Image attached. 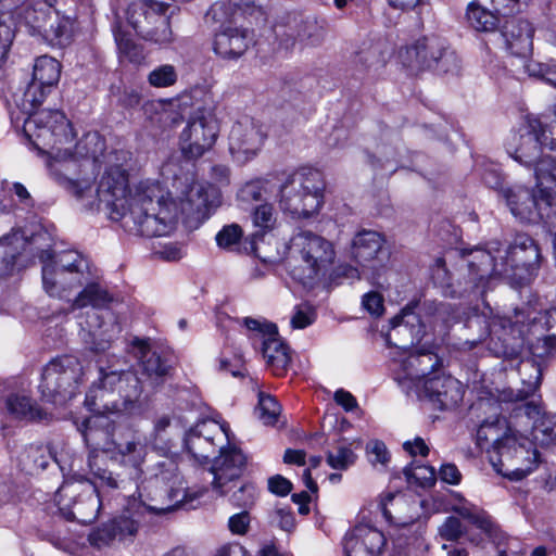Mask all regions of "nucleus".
<instances>
[{
  "label": "nucleus",
  "instance_id": "nucleus-26",
  "mask_svg": "<svg viewBox=\"0 0 556 556\" xmlns=\"http://www.w3.org/2000/svg\"><path fill=\"white\" fill-rule=\"evenodd\" d=\"M220 28L215 34L213 50L223 60H238L254 45V31L233 22L219 23Z\"/></svg>",
  "mask_w": 556,
  "mask_h": 556
},
{
  "label": "nucleus",
  "instance_id": "nucleus-32",
  "mask_svg": "<svg viewBox=\"0 0 556 556\" xmlns=\"http://www.w3.org/2000/svg\"><path fill=\"white\" fill-rule=\"evenodd\" d=\"M101 462L102 459L100 458L99 453L91 448L87 464L90 472L97 481L94 483H90L97 488V493L102 495L103 502L105 501V495L111 492H115L116 496L122 497L124 502L126 496H136L135 494H126L131 481L122 479L119 475H115L111 470L102 467Z\"/></svg>",
  "mask_w": 556,
  "mask_h": 556
},
{
  "label": "nucleus",
  "instance_id": "nucleus-3",
  "mask_svg": "<svg viewBox=\"0 0 556 556\" xmlns=\"http://www.w3.org/2000/svg\"><path fill=\"white\" fill-rule=\"evenodd\" d=\"M109 420L102 416L86 418L78 427L85 443L97 451L110 454L112 460L118 462L123 466L129 467L130 480L136 479L135 488L142 486L147 482V471L155 468L160 478V488H175L178 479L176 466L168 459L160 460L153 465L142 468L147 454L146 445L142 444L134 433H128L124 441L110 440V432L101 428H108Z\"/></svg>",
  "mask_w": 556,
  "mask_h": 556
},
{
  "label": "nucleus",
  "instance_id": "nucleus-37",
  "mask_svg": "<svg viewBox=\"0 0 556 556\" xmlns=\"http://www.w3.org/2000/svg\"><path fill=\"white\" fill-rule=\"evenodd\" d=\"M452 510L476 526L489 538L494 539L497 529L484 510L463 497L453 504Z\"/></svg>",
  "mask_w": 556,
  "mask_h": 556
},
{
  "label": "nucleus",
  "instance_id": "nucleus-23",
  "mask_svg": "<svg viewBox=\"0 0 556 556\" xmlns=\"http://www.w3.org/2000/svg\"><path fill=\"white\" fill-rule=\"evenodd\" d=\"M139 367L144 377V387L155 389L162 384L170 370V354L150 339L135 338L132 341Z\"/></svg>",
  "mask_w": 556,
  "mask_h": 556
},
{
  "label": "nucleus",
  "instance_id": "nucleus-34",
  "mask_svg": "<svg viewBox=\"0 0 556 556\" xmlns=\"http://www.w3.org/2000/svg\"><path fill=\"white\" fill-rule=\"evenodd\" d=\"M84 276L55 269L51 264L42 265V286L45 291L52 298L70 301L72 290L83 285Z\"/></svg>",
  "mask_w": 556,
  "mask_h": 556
},
{
  "label": "nucleus",
  "instance_id": "nucleus-22",
  "mask_svg": "<svg viewBox=\"0 0 556 556\" xmlns=\"http://www.w3.org/2000/svg\"><path fill=\"white\" fill-rule=\"evenodd\" d=\"M264 126L252 117L237 121L229 132V152L239 164H245L255 157L266 139Z\"/></svg>",
  "mask_w": 556,
  "mask_h": 556
},
{
  "label": "nucleus",
  "instance_id": "nucleus-57",
  "mask_svg": "<svg viewBox=\"0 0 556 556\" xmlns=\"http://www.w3.org/2000/svg\"><path fill=\"white\" fill-rule=\"evenodd\" d=\"M535 181L541 187H551L549 184L556 186V159L552 155H546L541 161V166L536 167Z\"/></svg>",
  "mask_w": 556,
  "mask_h": 556
},
{
  "label": "nucleus",
  "instance_id": "nucleus-19",
  "mask_svg": "<svg viewBox=\"0 0 556 556\" xmlns=\"http://www.w3.org/2000/svg\"><path fill=\"white\" fill-rule=\"evenodd\" d=\"M219 124L211 109L199 108L190 116L180 135V149L190 160L201 157L215 144Z\"/></svg>",
  "mask_w": 556,
  "mask_h": 556
},
{
  "label": "nucleus",
  "instance_id": "nucleus-52",
  "mask_svg": "<svg viewBox=\"0 0 556 556\" xmlns=\"http://www.w3.org/2000/svg\"><path fill=\"white\" fill-rule=\"evenodd\" d=\"M52 87L30 81L23 94V108L30 112L39 106L51 92Z\"/></svg>",
  "mask_w": 556,
  "mask_h": 556
},
{
  "label": "nucleus",
  "instance_id": "nucleus-41",
  "mask_svg": "<svg viewBox=\"0 0 556 556\" xmlns=\"http://www.w3.org/2000/svg\"><path fill=\"white\" fill-rule=\"evenodd\" d=\"M89 318L94 321L87 320V329L81 327L80 337L86 345L92 352H103L111 346L113 337L106 334L105 330H102L101 324H98L99 316L97 313H92Z\"/></svg>",
  "mask_w": 556,
  "mask_h": 556
},
{
  "label": "nucleus",
  "instance_id": "nucleus-12",
  "mask_svg": "<svg viewBox=\"0 0 556 556\" xmlns=\"http://www.w3.org/2000/svg\"><path fill=\"white\" fill-rule=\"evenodd\" d=\"M23 134L40 154H47L75 139L71 122L60 110L29 112L23 124Z\"/></svg>",
  "mask_w": 556,
  "mask_h": 556
},
{
  "label": "nucleus",
  "instance_id": "nucleus-39",
  "mask_svg": "<svg viewBox=\"0 0 556 556\" xmlns=\"http://www.w3.org/2000/svg\"><path fill=\"white\" fill-rule=\"evenodd\" d=\"M113 302V295L99 283H88L77 296L71 301V311L91 306L106 308Z\"/></svg>",
  "mask_w": 556,
  "mask_h": 556
},
{
  "label": "nucleus",
  "instance_id": "nucleus-60",
  "mask_svg": "<svg viewBox=\"0 0 556 556\" xmlns=\"http://www.w3.org/2000/svg\"><path fill=\"white\" fill-rule=\"evenodd\" d=\"M439 534L446 541H458L465 533V528L460 520L454 516L447 517L439 527Z\"/></svg>",
  "mask_w": 556,
  "mask_h": 556
},
{
  "label": "nucleus",
  "instance_id": "nucleus-31",
  "mask_svg": "<svg viewBox=\"0 0 556 556\" xmlns=\"http://www.w3.org/2000/svg\"><path fill=\"white\" fill-rule=\"evenodd\" d=\"M426 396L440 409H448L462 402V383L450 375H437L424 381Z\"/></svg>",
  "mask_w": 556,
  "mask_h": 556
},
{
  "label": "nucleus",
  "instance_id": "nucleus-54",
  "mask_svg": "<svg viewBox=\"0 0 556 556\" xmlns=\"http://www.w3.org/2000/svg\"><path fill=\"white\" fill-rule=\"evenodd\" d=\"M113 527L114 526L108 521L93 529L88 535L89 543L97 548H102L117 541L116 532Z\"/></svg>",
  "mask_w": 556,
  "mask_h": 556
},
{
  "label": "nucleus",
  "instance_id": "nucleus-64",
  "mask_svg": "<svg viewBox=\"0 0 556 556\" xmlns=\"http://www.w3.org/2000/svg\"><path fill=\"white\" fill-rule=\"evenodd\" d=\"M483 182L495 190H500L502 193L503 188V175L500 168L494 164H489L485 166L482 173Z\"/></svg>",
  "mask_w": 556,
  "mask_h": 556
},
{
  "label": "nucleus",
  "instance_id": "nucleus-47",
  "mask_svg": "<svg viewBox=\"0 0 556 556\" xmlns=\"http://www.w3.org/2000/svg\"><path fill=\"white\" fill-rule=\"evenodd\" d=\"M356 454L344 440L338 442L332 451L326 453L328 466L336 470H346L356 460Z\"/></svg>",
  "mask_w": 556,
  "mask_h": 556
},
{
  "label": "nucleus",
  "instance_id": "nucleus-62",
  "mask_svg": "<svg viewBox=\"0 0 556 556\" xmlns=\"http://www.w3.org/2000/svg\"><path fill=\"white\" fill-rule=\"evenodd\" d=\"M13 38L14 30L11 25L0 20V67L7 60Z\"/></svg>",
  "mask_w": 556,
  "mask_h": 556
},
{
  "label": "nucleus",
  "instance_id": "nucleus-61",
  "mask_svg": "<svg viewBox=\"0 0 556 556\" xmlns=\"http://www.w3.org/2000/svg\"><path fill=\"white\" fill-rule=\"evenodd\" d=\"M271 523L283 531L291 532L295 527V519L289 508L278 507L271 515Z\"/></svg>",
  "mask_w": 556,
  "mask_h": 556
},
{
  "label": "nucleus",
  "instance_id": "nucleus-15",
  "mask_svg": "<svg viewBox=\"0 0 556 556\" xmlns=\"http://www.w3.org/2000/svg\"><path fill=\"white\" fill-rule=\"evenodd\" d=\"M552 135L547 125L540 118L528 116L526 123L514 132L506 141L505 149L510 157L520 165L533 170L536 175V167L547 155L542 153V147L551 149Z\"/></svg>",
  "mask_w": 556,
  "mask_h": 556
},
{
  "label": "nucleus",
  "instance_id": "nucleus-53",
  "mask_svg": "<svg viewBox=\"0 0 556 556\" xmlns=\"http://www.w3.org/2000/svg\"><path fill=\"white\" fill-rule=\"evenodd\" d=\"M317 314L313 305L307 302L294 306L290 325L293 329H304L316 320Z\"/></svg>",
  "mask_w": 556,
  "mask_h": 556
},
{
  "label": "nucleus",
  "instance_id": "nucleus-24",
  "mask_svg": "<svg viewBox=\"0 0 556 556\" xmlns=\"http://www.w3.org/2000/svg\"><path fill=\"white\" fill-rule=\"evenodd\" d=\"M228 427L213 420H202L185 435V446L194 459L203 462L229 442Z\"/></svg>",
  "mask_w": 556,
  "mask_h": 556
},
{
  "label": "nucleus",
  "instance_id": "nucleus-14",
  "mask_svg": "<svg viewBox=\"0 0 556 556\" xmlns=\"http://www.w3.org/2000/svg\"><path fill=\"white\" fill-rule=\"evenodd\" d=\"M511 214L521 223H553L556 219V190L535 184V190L513 186L502 190Z\"/></svg>",
  "mask_w": 556,
  "mask_h": 556
},
{
  "label": "nucleus",
  "instance_id": "nucleus-63",
  "mask_svg": "<svg viewBox=\"0 0 556 556\" xmlns=\"http://www.w3.org/2000/svg\"><path fill=\"white\" fill-rule=\"evenodd\" d=\"M363 307L374 316H380L383 313V298L375 291H370L363 295Z\"/></svg>",
  "mask_w": 556,
  "mask_h": 556
},
{
  "label": "nucleus",
  "instance_id": "nucleus-25",
  "mask_svg": "<svg viewBox=\"0 0 556 556\" xmlns=\"http://www.w3.org/2000/svg\"><path fill=\"white\" fill-rule=\"evenodd\" d=\"M247 457L237 447L220 446L219 455L214 457L207 473L212 476L211 485L219 495H225L231 489L245 467Z\"/></svg>",
  "mask_w": 556,
  "mask_h": 556
},
{
  "label": "nucleus",
  "instance_id": "nucleus-7",
  "mask_svg": "<svg viewBox=\"0 0 556 556\" xmlns=\"http://www.w3.org/2000/svg\"><path fill=\"white\" fill-rule=\"evenodd\" d=\"M290 253V274L304 286L324 277L336 257L333 244L309 230H302L292 237Z\"/></svg>",
  "mask_w": 556,
  "mask_h": 556
},
{
  "label": "nucleus",
  "instance_id": "nucleus-8",
  "mask_svg": "<svg viewBox=\"0 0 556 556\" xmlns=\"http://www.w3.org/2000/svg\"><path fill=\"white\" fill-rule=\"evenodd\" d=\"M325 181L319 170L301 168L290 174L280 187V208L293 217L307 218L324 203Z\"/></svg>",
  "mask_w": 556,
  "mask_h": 556
},
{
  "label": "nucleus",
  "instance_id": "nucleus-28",
  "mask_svg": "<svg viewBox=\"0 0 556 556\" xmlns=\"http://www.w3.org/2000/svg\"><path fill=\"white\" fill-rule=\"evenodd\" d=\"M511 418L526 417L533 420L532 441L542 446L556 445V414H547L534 402L516 404Z\"/></svg>",
  "mask_w": 556,
  "mask_h": 556
},
{
  "label": "nucleus",
  "instance_id": "nucleus-42",
  "mask_svg": "<svg viewBox=\"0 0 556 556\" xmlns=\"http://www.w3.org/2000/svg\"><path fill=\"white\" fill-rule=\"evenodd\" d=\"M61 76V64L54 58L42 55L36 59L33 68V78L35 81L49 87H54Z\"/></svg>",
  "mask_w": 556,
  "mask_h": 556
},
{
  "label": "nucleus",
  "instance_id": "nucleus-48",
  "mask_svg": "<svg viewBox=\"0 0 556 556\" xmlns=\"http://www.w3.org/2000/svg\"><path fill=\"white\" fill-rule=\"evenodd\" d=\"M103 150L104 141L98 132L86 134L75 146L76 154L84 159L91 160L93 166H96L98 156L103 152Z\"/></svg>",
  "mask_w": 556,
  "mask_h": 556
},
{
  "label": "nucleus",
  "instance_id": "nucleus-18",
  "mask_svg": "<svg viewBox=\"0 0 556 556\" xmlns=\"http://www.w3.org/2000/svg\"><path fill=\"white\" fill-rule=\"evenodd\" d=\"M56 502L63 517L79 523L92 522L103 506V497L89 481L65 483L56 493Z\"/></svg>",
  "mask_w": 556,
  "mask_h": 556
},
{
  "label": "nucleus",
  "instance_id": "nucleus-45",
  "mask_svg": "<svg viewBox=\"0 0 556 556\" xmlns=\"http://www.w3.org/2000/svg\"><path fill=\"white\" fill-rule=\"evenodd\" d=\"M407 501L402 494L388 493L379 503L383 517L395 525H407L414 521V517L405 518L400 510L406 506Z\"/></svg>",
  "mask_w": 556,
  "mask_h": 556
},
{
  "label": "nucleus",
  "instance_id": "nucleus-5",
  "mask_svg": "<svg viewBox=\"0 0 556 556\" xmlns=\"http://www.w3.org/2000/svg\"><path fill=\"white\" fill-rule=\"evenodd\" d=\"M422 316L414 312V307L407 305L400 315L391 319L392 331L387 337V342L406 350L415 342L421 340L429 326L439 332H445L460 318L459 309L447 302L425 301L421 306Z\"/></svg>",
  "mask_w": 556,
  "mask_h": 556
},
{
  "label": "nucleus",
  "instance_id": "nucleus-46",
  "mask_svg": "<svg viewBox=\"0 0 556 556\" xmlns=\"http://www.w3.org/2000/svg\"><path fill=\"white\" fill-rule=\"evenodd\" d=\"M251 219L256 231L253 237H262L274 230L277 224V213L270 203H261L253 207Z\"/></svg>",
  "mask_w": 556,
  "mask_h": 556
},
{
  "label": "nucleus",
  "instance_id": "nucleus-2",
  "mask_svg": "<svg viewBox=\"0 0 556 556\" xmlns=\"http://www.w3.org/2000/svg\"><path fill=\"white\" fill-rule=\"evenodd\" d=\"M464 256L467 257L469 279L476 288L489 277L503 278L515 287L528 285L535 277L541 261L538 243L527 233L515 235L506 248L494 239Z\"/></svg>",
  "mask_w": 556,
  "mask_h": 556
},
{
  "label": "nucleus",
  "instance_id": "nucleus-44",
  "mask_svg": "<svg viewBox=\"0 0 556 556\" xmlns=\"http://www.w3.org/2000/svg\"><path fill=\"white\" fill-rule=\"evenodd\" d=\"M466 18L470 27L477 31H493L498 25V17L494 13L475 2L468 4Z\"/></svg>",
  "mask_w": 556,
  "mask_h": 556
},
{
  "label": "nucleus",
  "instance_id": "nucleus-51",
  "mask_svg": "<svg viewBox=\"0 0 556 556\" xmlns=\"http://www.w3.org/2000/svg\"><path fill=\"white\" fill-rule=\"evenodd\" d=\"M280 410L281 407L274 396L263 392L258 393V406L256 412L258 414V418L265 425L275 424L280 414Z\"/></svg>",
  "mask_w": 556,
  "mask_h": 556
},
{
  "label": "nucleus",
  "instance_id": "nucleus-56",
  "mask_svg": "<svg viewBox=\"0 0 556 556\" xmlns=\"http://www.w3.org/2000/svg\"><path fill=\"white\" fill-rule=\"evenodd\" d=\"M257 497V490L253 483H244L238 490L233 491L229 497L233 506L240 508H251Z\"/></svg>",
  "mask_w": 556,
  "mask_h": 556
},
{
  "label": "nucleus",
  "instance_id": "nucleus-4",
  "mask_svg": "<svg viewBox=\"0 0 556 556\" xmlns=\"http://www.w3.org/2000/svg\"><path fill=\"white\" fill-rule=\"evenodd\" d=\"M147 475V482L136 490L138 496H126L122 513L109 520L119 542L134 541L146 514H165L186 502L184 488H160L155 468L148 470Z\"/></svg>",
  "mask_w": 556,
  "mask_h": 556
},
{
  "label": "nucleus",
  "instance_id": "nucleus-36",
  "mask_svg": "<svg viewBox=\"0 0 556 556\" xmlns=\"http://www.w3.org/2000/svg\"><path fill=\"white\" fill-rule=\"evenodd\" d=\"M18 466L27 475H38L50 464H55L62 472L65 467L49 445L30 444L17 457Z\"/></svg>",
  "mask_w": 556,
  "mask_h": 556
},
{
  "label": "nucleus",
  "instance_id": "nucleus-11",
  "mask_svg": "<svg viewBox=\"0 0 556 556\" xmlns=\"http://www.w3.org/2000/svg\"><path fill=\"white\" fill-rule=\"evenodd\" d=\"M467 327L482 329L483 331L472 339H466L460 343L463 350H472L479 343L488 340V350L496 357L505 361H515L518 358L522 339L520 329L507 317L494 316L486 319L484 316H472L467 320Z\"/></svg>",
  "mask_w": 556,
  "mask_h": 556
},
{
  "label": "nucleus",
  "instance_id": "nucleus-59",
  "mask_svg": "<svg viewBox=\"0 0 556 556\" xmlns=\"http://www.w3.org/2000/svg\"><path fill=\"white\" fill-rule=\"evenodd\" d=\"M366 452L372 466L381 465L386 467L390 462V453L382 441H369L366 445Z\"/></svg>",
  "mask_w": 556,
  "mask_h": 556
},
{
  "label": "nucleus",
  "instance_id": "nucleus-30",
  "mask_svg": "<svg viewBox=\"0 0 556 556\" xmlns=\"http://www.w3.org/2000/svg\"><path fill=\"white\" fill-rule=\"evenodd\" d=\"M384 544L383 533L366 525L354 527L343 540L346 556H379Z\"/></svg>",
  "mask_w": 556,
  "mask_h": 556
},
{
  "label": "nucleus",
  "instance_id": "nucleus-55",
  "mask_svg": "<svg viewBox=\"0 0 556 556\" xmlns=\"http://www.w3.org/2000/svg\"><path fill=\"white\" fill-rule=\"evenodd\" d=\"M242 235V228L238 224L226 225L216 235L217 245L232 250L240 242Z\"/></svg>",
  "mask_w": 556,
  "mask_h": 556
},
{
  "label": "nucleus",
  "instance_id": "nucleus-35",
  "mask_svg": "<svg viewBox=\"0 0 556 556\" xmlns=\"http://www.w3.org/2000/svg\"><path fill=\"white\" fill-rule=\"evenodd\" d=\"M517 371L520 377L522 388L514 393L509 391L503 394L504 401L526 403L525 400L533 395L541 386L542 367L534 358H522L518 362Z\"/></svg>",
  "mask_w": 556,
  "mask_h": 556
},
{
  "label": "nucleus",
  "instance_id": "nucleus-9",
  "mask_svg": "<svg viewBox=\"0 0 556 556\" xmlns=\"http://www.w3.org/2000/svg\"><path fill=\"white\" fill-rule=\"evenodd\" d=\"M399 58L413 73L432 71L439 74L455 73L459 59L446 38L438 34L424 35L403 47Z\"/></svg>",
  "mask_w": 556,
  "mask_h": 556
},
{
  "label": "nucleus",
  "instance_id": "nucleus-38",
  "mask_svg": "<svg viewBox=\"0 0 556 556\" xmlns=\"http://www.w3.org/2000/svg\"><path fill=\"white\" fill-rule=\"evenodd\" d=\"M39 258L42 262V265L51 264V266H55V269L73 271L80 276H85L84 273L88 268L87 261L77 251L71 250L53 254L51 251L45 250L41 252Z\"/></svg>",
  "mask_w": 556,
  "mask_h": 556
},
{
  "label": "nucleus",
  "instance_id": "nucleus-50",
  "mask_svg": "<svg viewBox=\"0 0 556 556\" xmlns=\"http://www.w3.org/2000/svg\"><path fill=\"white\" fill-rule=\"evenodd\" d=\"M177 80L178 72L172 64L157 65L148 74V83L154 88H168Z\"/></svg>",
  "mask_w": 556,
  "mask_h": 556
},
{
  "label": "nucleus",
  "instance_id": "nucleus-27",
  "mask_svg": "<svg viewBox=\"0 0 556 556\" xmlns=\"http://www.w3.org/2000/svg\"><path fill=\"white\" fill-rule=\"evenodd\" d=\"M351 254L357 264L369 269L381 267L390 257L384 237L377 231L366 229L354 236Z\"/></svg>",
  "mask_w": 556,
  "mask_h": 556
},
{
  "label": "nucleus",
  "instance_id": "nucleus-49",
  "mask_svg": "<svg viewBox=\"0 0 556 556\" xmlns=\"http://www.w3.org/2000/svg\"><path fill=\"white\" fill-rule=\"evenodd\" d=\"M501 418L493 421L484 420L477 430V443L480 448H488L490 455H494V441L501 439L498 431L501 430Z\"/></svg>",
  "mask_w": 556,
  "mask_h": 556
},
{
  "label": "nucleus",
  "instance_id": "nucleus-10",
  "mask_svg": "<svg viewBox=\"0 0 556 556\" xmlns=\"http://www.w3.org/2000/svg\"><path fill=\"white\" fill-rule=\"evenodd\" d=\"M489 458L498 473L518 481L536 468L539 452L532 440L508 427L501 439H495L494 455H490Z\"/></svg>",
  "mask_w": 556,
  "mask_h": 556
},
{
  "label": "nucleus",
  "instance_id": "nucleus-16",
  "mask_svg": "<svg viewBox=\"0 0 556 556\" xmlns=\"http://www.w3.org/2000/svg\"><path fill=\"white\" fill-rule=\"evenodd\" d=\"M168 4L155 0H137L127 9L128 24L146 41L166 46L174 40V34L166 14Z\"/></svg>",
  "mask_w": 556,
  "mask_h": 556
},
{
  "label": "nucleus",
  "instance_id": "nucleus-58",
  "mask_svg": "<svg viewBox=\"0 0 556 556\" xmlns=\"http://www.w3.org/2000/svg\"><path fill=\"white\" fill-rule=\"evenodd\" d=\"M113 34L119 53L128 58L131 62L137 61L140 54L130 36L123 31L119 26L113 28Z\"/></svg>",
  "mask_w": 556,
  "mask_h": 556
},
{
  "label": "nucleus",
  "instance_id": "nucleus-33",
  "mask_svg": "<svg viewBox=\"0 0 556 556\" xmlns=\"http://www.w3.org/2000/svg\"><path fill=\"white\" fill-rule=\"evenodd\" d=\"M442 361L437 354L430 351H416L403 359L400 364L401 372L397 374L396 379L400 383L404 380H409L414 386H418L425 381L438 367Z\"/></svg>",
  "mask_w": 556,
  "mask_h": 556
},
{
  "label": "nucleus",
  "instance_id": "nucleus-1",
  "mask_svg": "<svg viewBox=\"0 0 556 556\" xmlns=\"http://www.w3.org/2000/svg\"><path fill=\"white\" fill-rule=\"evenodd\" d=\"M48 167L58 184L81 201L86 210H103L110 219L123 222L130 232L146 237L169 235L176 227L179 214L197 219L208 218L211 210L220 203L218 190L212 185L186 177L185 188L178 195L179 204L165 192L159 182L141 181L127 197L128 176L119 165L103 173L93 194L92 177H81L86 169H93L92 161L84 159L60 146L49 152Z\"/></svg>",
  "mask_w": 556,
  "mask_h": 556
},
{
  "label": "nucleus",
  "instance_id": "nucleus-43",
  "mask_svg": "<svg viewBox=\"0 0 556 556\" xmlns=\"http://www.w3.org/2000/svg\"><path fill=\"white\" fill-rule=\"evenodd\" d=\"M270 185L264 179L245 182L238 191L237 199L242 206L265 203L271 193Z\"/></svg>",
  "mask_w": 556,
  "mask_h": 556
},
{
  "label": "nucleus",
  "instance_id": "nucleus-6",
  "mask_svg": "<svg viewBox=\"0 0 556 556\" xmlns=\"http://www.w3.org/2000/svg\"><path fill=\"white\" fill-rule=\"evenodd\" d=\"M144 390V382L136 372L100 367L99 378L86 394L85 403L97 413L129 410Z\"/></svg>",
  "mask_w": 556,
  "mask_h": 556
},
{
  "label": "nucleus",
  "instance_id": "nucleus-40",
  "mask_svg": "<svg viewBox=\"0 0 556 556\" xmlns=\"http://www.w3.org/2000/svg\"><path fill=\"white\" fill-rule=\"evenodd\" d=\"M8 412L17 419L41 421L48 414L26 395L12 394L7 399Z\"/></svg>",
  "mask_w": 556,
  "mask_h": 556
},
{
  "label": "nucleus",
  "instance_id": "nucleus-20",
  "mask_svg": "<svg viewBox=\"0 0 556 556\" xmlns=\"http://www.w3.org/2000/svg\"><path fill=\"white\" fill-rule=\"evenodd\" d=\"M277 49L282 52L317 47L325 38V23L316 16H293L287 24L274 28Z\"/></svg>",
  "mask_w": 556,
  "mask_h": 556
},
{
  "label": "nucleus",
  "instance_id": "nucleus-29",
  "mask_svg": "<svg viewBox=\"0 0 556 556\" xmlns=\"http://www.w3.org/2000/svg\"><path fill=\"white\" fill-rule=\"evenodd\" d=\"M263 7L256 0H218L214 2L206 13V18L216 23H238L240 17L250 23L264 20Z\"/></svg>",
  "mask_w": 556,
  "mask_h": 556
},
{
  "label": "nucleus",
  "instance_id": "nucleus-21",
  "mask_svg": "<svg viewBox=\"0 0 556 556\" xmlns=\"http://www.w3.org/2000/svg\"><path fill=\"white\" fill-rule=\"evenodd\" d=\"M248 338L254 348L261 345L262 354L275 375H281L290 363L286 344L278 338L275 324L261 321L252 317L242 320Z\"/></svg>",
  "mask_w": 556,
  "mask_h": 556
},
{
  "label": "nucleus",
  "instance_id": "nucleus-13",
  "mask_svg": "<svg viewBox=\"0 0 556 556\" xmlns=\"http://www.w3.org/2000/svg\"><path fill=\"white\" fill-rule=\"evenodd\" d=\"M83 377V365L77 357H55L42 369L38 386L41 397L47 402L62 405L77 394Z\"/></svg>",
  "mask_w": 556,
  "mask_h": 556
},
{
  "label": "nucleus",
  "instance_id": "nucleus-17",
  "mask_svg": "<svg viewBox=\"0 0 556 556\" xmlns=\"http://www.w3.org/2000/svg\"><path fill=\"white\" fill-rule=\"evenodd\" d=\"M529 0H492L497 14L506 17L500 31L505 49L519 58L528 56L532 51L534 28L532 24L521 17L510 16L522 10Z\"/></svg>",
  "mask_w": 556,
  "mask_h": 556
}]
</instances>
